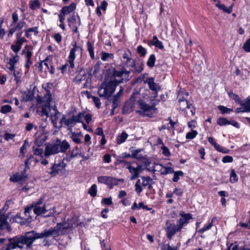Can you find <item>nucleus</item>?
<instances>
[{
    "instance_id": "obj_1",
    "label": "nucleus",
    "mask_w": 250,
    "mask_h": 250,
    "mask_svg": "<svg viewBox=\"0 0 250 250\" xmlns=\"http://www.w3.org/2000/svg\"><path fill=\"white\" fill-rule=\"evenodd\" d=\"M70 228L66 223H57V225L48 229H44L40 233L35 230L26 232L24 235L15 237V240L18 245L25 244L28 248H31L33 243L37 239L46 238L50 236L56 237L63 234L66 230Z\"/></svg>"
},
{
    "instance_id": "obj_2",
    "label": "nucleus",
    "mask_w": 250,
    "mask_h": 250,
    "mask_svg": "<svg viewBox=\"0 0 250 250\" xmlns=\"http://www.w3.org/2000/svg\"><path fill=\"white\" fill-rule=\"evenodd\" d=\"M45 104L42 105L41 110V115L50 117L52 123L56 126L60 118L61 113L59 112L56 106L52 107L50 105L51 102V95L47 93L43 98Z\"/></svg>"
},
{
    "instance_id": "obj_3",
    "label": "nucleus",
    "mask_w": 250,
    "mask_h": 250,
    "mask_svg": "<svg viewBox=\"0 0 250 250\" xmlns=\"http://www.w3.org/2000/svg\"><path fill=\"white\" fill-rule=\"evenodd\" d=\"M32 208L33 209L34 213L37 215L44 214L47 212V210L45 209L44 205L41 207V206H37L32 205L31 207L25 209L24 214L27 217V218L24 219L21 218L19 215L17 214L15 217L16 221L22 225H25L31 222L32 220V216H30V213L32 211Z\"/></svg>"
},
{
    "instance_id": "obj_4",
    "label": "nucleus",
    "mask_w": 250,
    "mask_h": 250,
    "mask_svg": "<svg viewBox=\"0 0 250 250\" xmlns=\"http://www.w3.org/2000/svg\"><path fill=\"white\" fill-rule=\"evenodd\" d=\"M119 83L116 80H111L108 82H103L98 89L99 96L104 99H108L115 92Z\"/></svg>"
},
{
    "instance_id": "obj_5",
    "label": "nucleus",
    "mask_w": 250,
    "mask_h": 250,
    "mask_svg": "<svg viewBox=\"0 0 250 250\" xmlns=\"http://www.w3.org/2000/svg\"><path fill=\"white\" fill-rule=\"evenodd\" d=\"M35 158L31 155L28 157L25 161V166H21V172H19L14 175L10 179L11 182H19L24 181L27 177V175L26 174V169H29V162L32 160H35Z\"/></svg>"
},
{
    "instance_id": "obj_6",
    "label": "nucleus",
    "mask_w": 250,
    "mask_h": 250,
    "mask_svg": "<svg viewBox=\"0 0 250 250\" xmlns=\"http://www.w3.org/2000/svg\"><path fill=\"white\" fill-rule=\"evenodd\" d=\"M76 156L72 153V154L68 158H64L59 163H54L52 165L50 168V170L48 173L51 176H55L58 175L60 172H62L66 167V164L64 162L65 161H70L73 158Z\"/></svg>"
},
{
    "instance_id": "obj_7",
    "label": "nucleus",
    "mask_w": 250,
    "mask_h": 250,
    "mask_svg": "<svg viewBox=\"0 0 250 250\" xmlns=\"http://www.w3.org/2000/svg\"><path fill=\"white\" fill-rule=\"evenodd\" d=\"M12 19L11 26L12 27L9 31L8 36H12L16 31H20L26 24V22L23 21L18 22L19 16L16 12L13 13Z\"/></svg>"
},
{
    "instance_id": "obj_8",
    "label": "nucleus",
    "mask_w": 250,
    "mask_h": 250,
    "mask_svg": "<svg viewBox=\"0 0 250 250\" xmlns=\"http://www.w3.org/2000/svg\"><path fill=\"white\" fill-rule=\"evenodd\" d=\"M99 183L107 185L110 189L115 186H118L120 182L123 183L124 179H117L112 176H101L97 178Z\"/></svg>"
},
{
    "instance_id": "obj_9",
    "label": "nucleus",
    "mask_w": 250,
    "mask_h": 250,
    "mask_svg": "<svg viewBox=\"0 0 250 250\" xmlns=\"http://www.w3.org/2000/svg\"><path fill=\"white\" fill-rule=\"evenodd\" d=\"M138 104L142 110L137 111L140 115L152 117V115L155 112L156 108L154 105H150L146 104L143 100H139Z\"/></svg>"
},
{
    "instance_id": "obj_10",
    "label": "nucleus",
    "mask_w": 250,
    "mask_h": 250,
    "mask_svg": "<svg viewBox=\"0 0 250 250\" xmlns=\"http://www.w3.org/2000/svg\"><path fill=\"white\" fill-rule=\"evenodd\" d=\"M22 33L23 32L21 31L16 34V39L14 43L11 45V49L16 54L20 51L23 43L26 41L24 38L22 37Z\"/></svg>"
},
{
    "instance_id": "obj_11",
    "label": "nucleus",
    "mask_w": 250,
    "mask_h": 250,
    "mask_svg": "<svg viewBox=\"0 0 250 250\" xmlns=\"http://www.w3.org/2000/svg\"><path fill=\"white\" fill-rule=\"evenodd\" d=\"M126 168L128 169L129 172L131 174L130 180H133L138 177L140 174L144 170V168L142 166L138 165L137 167H135L129 164Z\"/></svg>"
},
{
    "instance_id": "obj_12",
    "label": "nucleus",
    "mask_w": 250,
    "mask_h": 250,
    "mask_svg": "<svg viewBox=\"0 0 250 250\" xmlns=\"http://www.w3.org/2000/svg\"><path fill=\"white\" fill-rule=\"evenodd\" d=\"M167 227L166 229L167 232V238L171 239L172 236L175 234L176 232L181 231V229L179 228L178 224L177 225L174 224H169L167 222L166 224Z\"/></svg>"
},
{
    "instance_id": "obj_13",
    "label": "nucleus",
    "mask_w": 250,
    "mask_h": 250,
    "mask_svg": "<svg viewBox=\"0 0 250 250\" xmlns=\"http://www.w3.org/2000/svg\"><path fill=\"white\" fill-rule=\"evenodd\" d=\"M60 123L61 126H62L63 125L66 126L67 130L69 132H71L72 130V127L76 125L73 117L69 118H66L65 115H62V117L61 119Z\"/></svg>"
},
{
    "instance_id": "obj_14",
    "label": "nucleus",
    "mask_w": 250,
    "mask_h": 250,
    "mask_svg": "<svg viewBox=\"0 0 250 250\" xmlns=\"http://www.w3.org/2000/svg\"><path fill=\"white\" fill-rule=\"evenodd\" d=\"M72 48H71L69 56L68 58V62L69 64V67L71 68H74L75 67V64L74 63V61L76 58L75 53L76 50L79 48V47L77 45V42H75L72 44Z\"/></svg>"
},
{
    "instance_id": "obj_15",
    "label": "nucleus",
    "mask_w": 250,
    "mask_h": 250,
    "mask_svg": "<svg viewBox=\"0 0 250 250\" xmlns=\"http://www.w3.org/2000/svg\"><path fill=\"white\" fill-rule=\"evenodd\" d=\"M7 215L2 213V210H0V230L6 229L10 232L12 229L7 222Z\"/></svg>"
},
{
    "instance_id": "obj_16",
    "label": "nucleus",
    "mask_w": 250,
    "mask_h": 250,
    "mask_svg": "<svg viewBox=\"0 0 250 250\" xmlns=\"http://www.w3.org/2000/svg\"><path fill=\"white\" fill-rule=\"evenodd\" d=\"M59 153L58 147H57L56 142L53 144H48L45 148L44 155L45 157H48Z\"/></svg>"
},
{
    "instance_id": "obj_17",
    "label": "nucleus",
    "mask_w": 250,
    "mask_h": 250,
    "mask_svg": "<svg viewBox=\"0 0 250 250\" xmlns=\"http://www.w3.org/2000/svg\"><path fill=\"white\" fill-rule=\"evenodd\" d=\"M180 218L178 221V224L181 229H183L189 222V220L192 218L190 213H181Z\"/></svg>"
},
{
    "instance_id": "obj_18",
    "label": "nucleus",
    "mask_w": 250,
    "mask_h": 250,
    "mask_svg": "<svg viewBox=\"0 0 250 250\" xmlns=\"http://www.w3.org/2000/svg\"><path fill=\"white\" fill-rule=\"evenodd\" d=\"M145 83H147L148 85L149 88L155 92V97L157 96V92L160 89V87L158 84L154 82V78L153 77H147L146 80L144 81Z\"/></svg>"
},
{
    "instance_id": "obj_19",
    "label": "nucleus",
    "mask_w": 250,
    "mask_h": 250,
    "mask_svg": "<svg viewBox=\"0 0 250 250\" xmlns=\"http://www.w3.org/2000/svg\"><path fill=\"white\" fill-rule=\"evenodd\" d=\"M56 143L59 152H65L70 146L69 143L66 140L61 141L60 139H57Z\"/></svg>"
},
{
    "instance_id": "obj_20",
    "label": "nucleus",
    "mask_w": 250,
    "mask_h": 250,
    "mask_svg": "<svg viewBox=\"0 0 250 250\" xmlns=\"http://www.w3.org/2000/svg\"><path fill=\"white\" fill-rule=\"evenodd\" d=\"M68 25L71 27L74 25H80L81 20L77 14L73 13V14L67 19Z\"/></svg>"
},
{
    "instance_id": "obj_21",
    "label": "nucleus",
    "mask_w": 250,
    "mask_h": 250,
    "mask_svg": "<svg viewBox=\"0 0 250 250\" xmlns=\"http://www.w3.org/2000/svg\"><path fill=\"white\" fill-rule=\"evenodd\" d=\"M33 47L30 45H26L21 51V54L24 55L26 59H31L33 54Z\"/></svg>"
},
{
    "instance_id": "obj_22",
    "label": "nucleus",
    "mask_w": 250,
    "mask_h": 250,
    "mask_svg": "<svg viewBox=\"0 0 250 250\" xmlns=\"http://www.w3.org/2000/svg\"><path fill=\"white\" fill-rule=\"evenodd\" d=\"M178 101L180 104V108L183 110L185 108H189L192 104L189 103L186 100L180 97V94L179 93Z\"/></svg>"
},
{
    "instance_id": "obj_23",
    "label": "nucleus",
    "mask_w": 250,
    "mask_h": 250,
    "mask_svg": "<svg viewBox=\"0 0 250 250\" xmlns=\"http://www.w3.org/2000/svg\"><path fill=\"white\" fill-rule=\"evenodd\" d=\"M216 6L218 7L219 10L223 11L224 12L230 14L232 12L233 5H231L228 8L224 4H221L220 0H218L216 4Z\"/></svg>"
},
{
    "instance_id": "obj_24",
    "label": "nucleus",
    "mask_w": 250,
    "mask_h": 250,
    "mask_svg": "<svg viewBox=\"0 0 250 250\" xmlns=\"http://www.w3.org/2000/svg\"><path fill=\"white\" fill-rule=\"evenodd\" d=\"M129 71H127L125 68H123L121 71L113 70V75L115 77H128Z\"/></svg>"
},
{
    "instance_id": "obj_25",
    "label": "nucleus",
    "mask_w": 250,
    "mask_h": 250,
    "mask_svg": "<svg viewBox=\"0 0 250 250\" xmlns=\"http://www.w3.org/2000/svg\"><path fill=\"white\" fill-rule=\"evenodd\" d=\"M76 4L72 2L69 6L63 7L61 10V12L65 15H67L72 12L76 9Z\"/></svg>"
},
{
    "instance_id": "obj_26",
    "label": "nucleus",
    "mask_w": 250,
    "mask_h": 250,
    "mask_svg": "<svg viewBox=\"0 0 250 250\" xmlns=\"http://www.w3.org/2000/svg\"><path fill=\"white\" fill-rule=\"evenodd\" d=\"M82 136L81 132H72V130L71 132H70V138L76 144H80L82 143V141L80 138V137Z\"/></svg>"
},
{
    "instance_id": "obj_27",
    "label": "nucleus",
    "mask_w": 250,
    "mask_h": 250,
    "mask_svg": "<svg viewBox=\"0 0 250 250\" xmlns=\"http://www.w3.org/2000/svg\"><path fill=\"white\" fill-rule=\"evenodd\" d=\"M150 42L152 45L162 50L164 48V46L163 44V42L158 40L156 36H153L152 40Z\"/></svg>"
},
{
    "instance_id": "obj_28",
    "label": "nucleus",
    "mask_w": 250,
    "mask_h": 250,
    "mask_svg": "<svg viewBox=\"0 0 250 250\" xmlns=\"http://www.w3.org/2000/svg\"><path fill=\"white\" fill-rule=\"evenodd\" d=\"M156 167H161V168H160L159 170L161 171V174L162 175H167L174 172L173 168L171 167H164L162 165H156Z\"/></svg>"
},
{
    "instance_id": "obj_29",
    "label": "nucleus",
    "mask_w": 250,
    "mask_h": 250,
    "mask_svg": "<svg viewBox=\"0 0 250 250\" xmlns=\"http://www.w3.org/2000/svg\"><path fill=\"white\" fill-rule=\"evenodd\" d=\"M9 241L10 243L8 244L7 248L5 250H10L11 249H15L17 247L21 249L22 248V246L18 245V244L16 242L14 238L9 239Z\"/></svg>"
},
{
    "instance_id": "obj_30",
    "label": "nucleus",
    "mask_w": 250,
    "mask_h": 250,
    "mask_svg": "<svg viewBox=\"0 0 250 250\" xmlns=\"http://www.w3.org/2000/svg\"><path fill=\"white\" fill-rule=\"evenodd\" d=\"M142 179V185L144 188L148 187V188H151V185L152 182V179L149 177L143 176L141 177Z\"/></svg>"
},
{
    "instance_id": "obj_31",
    "label": "nucleus",
    "mask_w": 250,
    "mask_h": 250,
    "mask_svg": "<svg viewBox=\"0 0 250 250\" xmlns=\"http://www.w3.org/2000/svg\"><path fill=\"white\" fill-rule=\"evenodd\" d=\"M128 134L125 132H123L122 133L119 135L116 139V142L118 145H121V144L124 143L127 138L128 137Z\"/></svg>"
},
{
    "instance_id": "obj_32",
    "label": "nucleus",
    "mask_w": 250,
    "mask_h": 250,
    "mask_svg": "<svg viewBox=\"0 0 250 250\" xmlns=\"http://www.w3.org/2000/svg\"><path fill=\"white\" fill-rule=\"evenodd\" d=\"M123 58L125 59H126V62L128 64V65L131 67H135V62L134 60L132 59L129 56V54L125 52L123 54Z\"/></svg>"
},
{
    "instance_id": "obj_33",
    "label": "nucleus",
    "mask_w": 250,
    "mask_h": 250,
    "mask_svg": "<svg viewBox=\"0 0 250 250\" xmlns=\"http://www.w3.org/2000/svg\"><path fill=\"white\" fill-rule=\"evenodd\" d=\"M107 100L112 103V107H113V109H115V108L118 106V103L120 100V98H118V96L114 95L112 97L111 96L110 98Z\"/></svg>"
},
{
    "instance_id": "obj_34",
    "label": "nucleus",
    "mask_w": 250,
    "mask_h": 250,
    "mask_svg": "<svg viewBox=\"0 0 250 250\" xmlns=\"http://www.w3.org/2000/svg\"><path fill=\"white\" fill-rule=\"evenodd\" d=\"M87 50L89 53V55L92 59H94L95 55L94 52V47L92 43L89 41L87 42Z\"/></svg>"
},
{
    "instance_id": "obj_35",
    "label": "nucleus",
    "mask_w": 250,
    "mask_h": 250,
    "mask_svg": "<svg viewBox=\"0 0 250 250\" xmlns=\"http://www.w3.org/2000/svg\"><path fill=\"white\" fill-rule=\"evenodd\" d=\"M174 174L173 178L172 179V181L174 182H177L179 180L180 177L184 176V173L181 170H178L176 171H174L173 172Z\"/></svg>"
},
{
    "instance_id": "obj_36",
    "label": "nucleus",
    "mask_w": 250,
    "mask_h": 250,
    "mask_svg": "<svg viewBox=\"0 0 250 250\" xmlns=\"http://www.w3.org/2000/svg\"><path fill=\"white\" fill-rule=\"evenodd\" d=\"M155 61L156 57L154 54L150 55L146 62L147 65L150 68H152L155 65Z\"/></svg>"
},
{
    "instance_id": "obj_37",
    "label": "nucleus",
    "mask_w": 250,
    "mask_h": 250,
    "mask_svg": "<svg viewBox=\"0 0 250 250\" xmlns=\"http://www.w3.org/2000/svg\"><path fill=\"white\" fill-rule=\"evenodd\" d=\"M52 56H48L45 60L42 61V62H43V64L48 69H50V67L52 64Z\"/></svg>"
},
{
    "instance_id": "obj_38",
    "label": "nucleus",
    "mask_w": 250,
    "mask_h": 250,
    "mask_svg": "<svg viewBox=\"0 0 250 250\" xmlns=\"http://www.w3.org/2000/svg\"><path fill=\"white\" fill-rule=\"evenodd\" d=\"M40 2L38 0H34L30 1L29 7L33 10H35L40 7Z\"/></svg>"
},
{
    "instance_id": "obj_39",
    "label": "nucleus",
    "mask_w": 250,
    "mask_h": 250,
    "mask_svg": "<svg viewBox=\"0 0 250 250\" xmlns=\"http://www.w3.org/2000/svg\"><path fill=\"white\" fill-rule=\"evenodd\" d=\"M215 218H213L211 220V222L209 223V224L205 226L203 228L199 229L198 231L200 233H203L205 231L209 230L211 229V228L213 226V222Z\"/></svg>"
},
{
    "instance_id": "obj_40",
    "label": "nucleus",
    "mask_w": 250,
    "mask_h": 250,
    "mask_svg": "<svg viewBox=\"0 0 250 250\" xmlns=\"http://www.w3.org/2000/svg\"><path fill=\"white\" fill-rule=\"evenodd\" d=\"M238 176L235 173L234 169H231L230 174L229 182L231 183H234L238 181Z\"/></svg>"
},
{
    "instance_id": "obj_41",
    "label": "nucleus",
    "mask_w": 250,
    "mask_h": 250,
    "mask_svg": "<svg viewBox=\"0 0 250 250\" xmlns=\"http://www.w3.org/2000/svg\"><path fill=\"white\" fill-rule=\"evenodd\" d=\"M97 187L96 184H93L90 187V188L88 189V193L92 197H95L97 195Z\"/></svg>"
},
{
    "instance_id": "obj_42",
    "label": "nucleus",
    "mask_w": 250,
    "mask_h": 250,
    "mask_svg": "<svg viewBox=\"0 0 250 250\" xmlns=\"http://www.w3.org/2000/svg\"><path fill=\"white\" fill-rule=\"evenodd\" d=\"M113 58L114 55L112 53H108L105 52H102L101 53V59L103 61H106L108 58L112 59Z\"/></svg>"
},
{
    "instance_id": "obj_43",
    "label": "nucleus",
    "mask_w": 250,
    "mask_h": 250,
    "mask_svg": "<svg viewBox=\"0 0 250 250\" xmlns=\"http://www.w3.org/2000/svg\"><path fill=\"white\" fill-rule=\"evenodd\" d=\"M72 117L75 124L77 123H82L84 117V113L80 112L78 115Z\"/></svg>"
},
{
    "instance_id": "obj_44",
    "label": "nucleus",
    "mask_w": 250,
    "mask_h": 250,
    "mask_svg": "<svg viewBox=\"0 0 250 250\" xmlns=\"http://www.w3.org/2000/svg\"><path fill=\"white\" fill-rule=\"evenodd\" d=\"M140 151V149L133 150L131 153L132 157L138 160H141L143 158V156L141 154H139Z\"/></svg>"
},
{
    "instance_id": "obj_45",
    "label": "nucleus",
    "mask_w": 250,
    "mask_h": 250,
    "mask_svg": "<svg viewBox=\"0 0 250 250\" xmlns=\"http://www.w3.org/2000/svg\"><path fill=\"white\" fill-rule=\"evenodd\" d=\"M214 147L219 152H222V153H223L225 154L229 153V149H228L225 147H224L223 146H222L217 144H216V145H215Z\"/></svg>"
},
{
    "instance_id": "obj_46",
    "label": "nucleus",
    "mask_w": 250,
    "mask_h": 250,
    "mask_svg": "<svg viewBox=\"0 0 250 250\" xmlns=\"http://www.w3.org/2000/svg\"><path fill=\"white\" fill-rule=\"evenodd\" d=\"M198 134V132L195 130H192L187 133L186 138L187 139L191 140L194 139Z\"/></svg>"
},
{
    "instance_id": "obj_47",
    "label": "nucleus",
    "mask_w": 250,
    "mask_h": 250,
    "mask_svg": "<svg viewBox=\"0 0 250 250\" xmlns=\"http://www.w3.org/2000/svg\"><path fill=\"white\" fill-rule=\"evenodd\" d=\"M29 146L28 140H24L23 145L20 148V153L24 154L26 152V149Z\"/></svg>"
},
{
    "instance_id": "obj_48",
    "label": "nucleus",
    "mask_w": 250,
    "mask_h": 250,
    "mask_svg": "<svg viewBox=\"0 0 250 250\" xmlns=\"http://www.w3.org/2000/svg\"><path fill=\"white\" fill-rule=\"evenodd\" d=\"M19 56L17 54H16L15 56H13L10 58L9 62H8V64L15 66L19 61Z\"/></svg>"
},
{
    "instance_id": "obj_49",
    "label": "nucleus",
    "mask_w": 250,
    "mask_h": 250,
    "mask_svg": "<svg viewBox=\"0 0 250 250\" xmlns=\"http://www.w3.org/2000/svg\"><path fill=\"white\" fill-rule=\"evenodd\" d=\"M217 123L220 126L229 125V120L225 118L221 117L218 119Z\"/></svg>"
},
{
    "instance_id": "obj_50",
    "label": "nucleus",
    "mask_w": 250,
    "mask_h": 250,
    "mask_svg": "<svg viewBox=\"0 0 250 250\" xmlns=\"http://www.w3.org/2000/svg\"><path fill=\"white\" fill-rule=\"evenodd\" d=\"M137 53H139L142 57H145L146 55V50L142 45H139L137 47Z\"/></svg>"
},
{
    "instance_id": "obj_51",
    "label": "nucleus",
    "mask_w": 250,
    "mask_h": 250,
    "mask_svg": "<svg viewBox=\"0 0 250 250\" xmlns=\"http://www.w3.org/2000/svg\"><path fill=\"white\" fill-rule=\"evenodd\" d=\"M218 108L223 114L229 113L230 112L232 111V109L227 108V107L223 105L218 106Z\"/></svg>"
},
{
    "instance_id": "obj_52",
    "label": "nucleus",
    "mask_w": 250,
    "mask_h": 250,
    "mask_svg": "<svg viewBox=\"0 0 250 250\" xmlns=\"http://www.w3.org/2000/svg\"><path fill=\"white\" fill-rule=\"evenodd\" d=\"M12 110V107L10 105L5 104L2 105L0 108V112L2 113L5 114L10 112Z\"/></svg>"
},
{
    "instance_id": "obj_53",
    "label": "nucleus",
    "mask_w": 250,
    "mask_h": 250,
    "mask_svg": "<svg viewBox=\"0 0 250 250\" xmlns=\"http://www.w3.org/2000/svg\"><path fill=\"white\" fill-rule=\"evenodd\" d=\"M241 105L245 107V111L250 112V98H247L244 103L241 104Z\"/></svg>"
},
{
    "instance_id": "obj_54",
    "label": "nucleus",
    "mask_w": 250,
    "mask_h": 250,
    "mask_svg": "<svg viewBox=\"0 0 250 250\" xmlns=\"http://www.w3.org/2000/svg\"><path fill=\"white\" fill-rule=\"evenodd\" d=\"M229 97L233 100L236 103H237L238 104H243L241 102V101L238 95H236L234 93H231L229 94Z\"/></svg>"
},
{
    "instance_id": "obj_55",
    "label": "nucleus",
    "mask_w": 250,
    "mask_h": 250,
    "mask_svg": "<svg viewBox=\"0 0 250 250\" xmlns=\"http://www.w3.org/2000/svg\"><path fill=\"white\" fill-rule=\"evenodd\" d=\"M135 191L138 194H140L143 190V188L141 186V181L138 179L135 184Z\"/></svg>"
},
{
    "instance_id": "obj_56",
    "label": "nucleus",
    "mask_w": 250,
    "mask_h": 250,
    "mask_svg": "<svg viewBox=\"0 0 250 250\" xmlns=\"http://www.w3.org/2000/svg\"><path fill=\"white\" fill-rule=\"evenodd\" d=\"M43 150L42 148H40L39 147L33 148V153L35 155L40 156L42 157H43Z\"/></svg>"
},
{
    "instance_id": "obj_57",
    "label": "nucleus",
    "mask_w": 250,
    "mask_h": 250,
    "mask_svg": "<svg viewBox=\"0 0 250 250\" xmlns=\"http://www.w3.org/2000/svg\"><path fill=\"white\" fill-rule=\"evenodd\" d=\"M102 203L107 206L111 205L113 204L111 197L103 198L102 200Z\"/></svg>"
},
{
    "instance_id": "obj_58",
    "label": "nucleus",
    "mask_w": 250,
    "mask_h": 250,
    "mask_svg": "<svg viewBox=\"0 0 250 250\" xmlns=\"http://www.w3.org/2000/svg\"><path fill=\"white\" fill-rule=\"evenodd\" d=\"M244 50L247 52H250V39L247 40L243 46Z\"/></svg>"
},
{
    "instance_id": "obj_59",
    "label": "nucleus",
    "mask_w": 250,
    "mask_h": 250,
    "mask_svg": "<svg viewBox=\"0 0 250 250\" xmlns=\"http://www.w3.org/2000/svg\"><path fill=\"white\" fill-rule=\"evenodd\" d=\"M162 150V153L166 157H168L170 155V153L169 151L168 148L165 146H161Z\"/></svg>"
},
{
    "instance_id": "obj_60",
    "label": "nucleus",
    "mask_w": 250,
    "mask_h": 250,
    "mask_svg": "<svg viewBox=\"0 0 250 250\" xmlns=\"http://www.w3.org/2000/svg\"><path fill=\"white\" fill-rule=\"evenodd\" d=\"M102 63L98 61L97 62V63L95 64V65L94 66V70L92 72V75H95L97 73H98L100 70V66Z\"/></svg>"
},
{
    "instance_id": "obj_61",
    "label": "nucleus",
    "mask_w": 250,
    "mask_h": 250,
    "mask_svg": "<svg viewBox=\"0 0 250 250\" xmlns=\"http://www.w3.org/2000/svg\"><path fill=\"white\" fill-rule=\"evenodd\" d=\"M92 99L96 107L98 108H99L101 107V104L99 98L98 97L93 96L92 97Z\"/></svg>"
},
{
    "instance_id": "obj_62",
    "label": "nucleus",
    "mask_w": 250,
    "mask_h": 250,
    "mask_svg": "<svg viewBox=\"0 0 250 250\" xmlns=\"http://www.w3.org/2000/svg\"><path fill=\"white\" fill-rule=\"evenodd\" d=\"M233 161V158L230 156H225L222 159V162L224 163H231Z\"/></svg>"
},
{
    "instance_id": "obj_63",
    "label": "nucleus",
    "mask_w": 250,
    "mask_h": 250,
    "mask_svg": "<svg viewBox=\"0 0 250 250\" xmlns=\"http://www.w3.org/2000/svg\"><path fill=\"white\" fill-rule=\"evenodd\" d=\"M174 194H176L179 197H181L183 194V191L182 189L178 188H175L173 191Z\"/></svg>"
},
{
    "instance_id": "obj_64",
    "label": "nucleus",
    "mask_w": 250,
    "mask_h": 250,
    "mask_svg": "<svg viewBox=\"0 0 250 250\" xmlns=\"http://www.w3.org/2000/svg\"><path fill=\"white\" fill-rule=\"evenodd\" d=\"M34 127H35V130L37 129V126H34L33 124L32 123H27L26 125L25 130L27 131H31Z\"/></svg>"
}]
</instances>
